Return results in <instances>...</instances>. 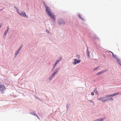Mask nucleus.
Masks as SVG:
<instances>
[{
	"mask_svg": "<svg viewBox=\"0 0 121 121\" xmlns=\"http://www.w3.org/2000/svg\"><path fill=\"white\" fill-rule=\"evenodd\" d=\"M61 60V58H59V60H58L56 61V62H55V63L54 64V66H55H55H56L57 65V63H58Z\"/></svg>",
	"mask_w": 121,
	"mask_h": 121,
	"instance_id": "0eeeda50",
	"label": "nucleus"
},
{
	"mask_svg": "<svg viewBox=\"0 0 121 121\" xmlns=\"http://www.w3.org/2000/svg\"><path fill=\"white\" fill-rule=\"evenodd\" d=\"M74 62L73 63V64L74 65H76L77 63H79L81 60H77L76 59H74Z\"/></svg>",
	"mask_w": 121,
	"mask_h": 121,
	"instance_id": "20e7f679",
	"label": "nucleus"
},
{
	"mask_svg": "<svg viewBox=\"0 0 121 121\" xmlns=\"http://www.w3.org/2000/svg\"><path fill=\"white\" fill-rule=\"evenodd\" d=\"M7 31H8L9 29V27L8 26H7Z\"/></svg>",
	"mask_w": 121,
	"mask_h": 121,
	"instance_id": "4be33fe9",
	"label": "nucleus"
},
{
	"mask_svg": "<svg viewBox=\"0 0 121 121\" xmlns=\"http://www.w3.org/2000/svg\"><path fill=\"white\" fill-rule=\"evenodd\" d=\"M43 3L44 5L46 8L47 13L50 16V18L52 19L53 21H55V16L51 12V10L46 5L44 2Z\"/></svg>",
	"mask_w": 121,
	"mask_h": 121,
	"instance_id": "f257e3e1",
	"label": "nucleus"
},
{
	"mask_svg": "<svg viewBox=\"0 0 121 121\" xmlns=\"http://www.w3.org/2000/svg\"><path fill=\"white\" fill-rule=\"evenodd\" d=\"M59 69H55V70L54 71V74H56V73H57V72H58V71Z\"/></svg>",
	"mask_w": 121,
	"mask_h": 121,
	"instance_id": "9b49d317",
	"label": "nucleus"
},
{
	"mask_svg": "<svg viewBox=\"0 0 121 121\" xmlns=\"http://www.w3.org/2000/svg\"><path fill=\"white\" fill-rule=\"evenodd\" d=\"M111 99H112V100H113V99H112V98H111Z\"/></svg>",
	"mask_w": 121,
	"mask_h": 121,
	"instance_id": "a878e982",
	"label": "nucleus"
},
{
	"mask_svg": "<svg viewBox=\"0 0 121 121\" xmlns=\"http://www.w3.org/2000/svg\"><path fill=\"white\" fill-rule=\"evenodd\" d=\"M99 66H98L95 68L94 69V70L95 71V70H96L97 69H98V68H99Z\"/></svg>",
	"mask_w": 121,
	"mask_h": 121,
	"instance_id": "4468645a",
	"label": "nucleus"
},
{
	"mask_svg": "<svg viewBox=\"0 0 121 121\" xmlns=\"http://www.w3.org/2000/svg\"><path fill=\"white\" fill-rule=\"evenodd\" d=\"M98 100H101L103 102H105L107 100L105 99V98L104 97H101L97 99Z\"/></svg>",
	"mask_w": 121,
	"mask_h": 121,
	"instance_id": "39448f33",
	"label": "nucleus"
},
{
	"mask_svg": "<svg viewBox=\"0 0 121 121\" xmlns=\"http://www.w3.org/2000/svg\"><path fill=\"white\" fill-rule=\"evenodd\" d=\"M103 118H101L100 120L99 119H97L96 120H95L94 121H103Z\"/></svg>",
	"mask_w": 121,
	"mask_h": 121,
	"instance_id": "f8f14e48",
	"label": "nucleus"
},
{
	"mask_svg": "<svg viewBox=\"0 0 121 121\" xmlns=\"http://www.w3.org/2000/svg\"><path fill=\"white\" fill-rule=\"evenodd\" d=\"M8 31H7V30H6L4 32V35L5 36L7 34V32Z\"/></svg>",
	"mask_w": 121,
	"mask_h": 121,
	"instance_id": "f3484780",
	"label": "nucleus"
},
{
	"mask_svg": "<svg viewBox=\"0 0 121 121\" xmlns=\"http://www.w3.org/2000/svg\"><path fill=\"white\" fill-rule=\"evenodd\" d=\"M87 54L89 57V52L88 49L87 51Z\"/></svg>",
	"mask_w": 121,
	"mask_h": 121,
	"instance_id": "ddd939ff",
	"label": "nucleus"
},
{
	"mask_svg": "<svg viewBox=\"0 0 121 121\" xmlns=\"http://www.w3.org/2000/svg\"><path fill=\"white\" fill-rule=\"evenodd\" d=\"M17 11V13L20 16L24 17H26L27 18L28 17V16H27L25 12L24 11H22L21 13H20L19 12V9L17 8H16Z\"/></svg>",
	"mask_w": 121,
	"mask_h": 121,
	"instance_id": "f03ea898",
	"label": "nucleus"
},
{
	"mask_svg": "<svg viewBox=\"0 0 121 121\" xmlns=\"http://www.w3.org/2000/svg\"><path fill=\"white\" fill-rule=\"evenodd\" d=\"M55 74L53 73V74H52L51 75V76L52 78L53 77L55 76Z\"/></svg>",
	"mask_w": 121,
	"mask_h": 121,
	"instance_id": "6ab92c4d",
	"label": "nucleus"
},
{
	"mask_svg": "<svg viewBox=\"0 0 121 121\" xmlns=\"http://www.w3.org/2000/svg\"><path fill=\"white\" fill-rule=\"evenodd\" d=\"M78 58V59H79L80 58V56L79 55H77L76 56Z\"/></svg>",
	"mask_w": 121,
	"mask_h": 121,
	"instance_id": "aec40b11",
	"label": "nucleus"
},
{
	"mask_svg": "<svg viewBox=\"0 0 121 121\" xmlns=\"http://www.w3.org/2000/svg\"><path fill=\"white\" fill-rule=\"evenodd\" d=\"M65 24V22L63 20L60 21L59 22V24L60 25L62 24Z\"/></svg>",
	"mask_w": 121,
	"mask_h": 121,
	"instance_id": "1a4fd4ad",
	"label": "nucleus"
},
{
	"mask_svg": "<svg viewBox=\"0 0 121 121\" xmlns=\"http://www.w3.org/2000/svg\"><path fill=\"white\" fill-rule=\"evenodd\" d=\"M111 95H107L106 96V97H111Z\"/></svg>",
	"mask_w": 121,
	"mask_h": 121,
	"instance_id": "b1692460",
	"label": "nucleus"
},
{
	"mask_svg": "<svg viewBox=\"0 0 121 121\" xmlns=\"http://www.w3.org/2000/svg\"><path fill=\"white\" fill-rule=\"evenodd\" d=\"M5 89V86L4 85H0V90L1 91H4Z\"/></svg>",
	"mask_w": 121,
	"mask_h": 121,
	"instance_id": "7ed1b4c3",
	"label": "nucleus"
},
{
	"mask_svg": "<svg viewBox=\"0 0 121 121\" xmlns=\"http://www.w3.org/2000/svg\"><path fill=\"white\" fill-rule=\"evenodd\" d=\"M19 51H20L19 50H17V52H16V55H17L18 54Z\"/></svg>",
	"mask_w": 121,
	"mask_h": 121,
	"instance_id": "dca6fc26",
	"label": "nucleus"
},
{
	"mask_svg": "<svg viewBox=\"0 0 121 121\" xmlns=\"http://www.w3.org/2000/svg\"><path fill=\"white\" fill-rule=\"evenodd\" d=\"M94 92L96 94H98V91L96 90V89H95L94 91Z\"/></svg>",
	"mask_w": 121,
	"mask_h": 121,
	"instance_id": "9d476101",
	"label": "nucleus"
},
{
	"mask_svg": "<svg viewBox=\"0 0 121 121\" xmlns=\"http://www.w3.org/2000/svg\"><path fill=\"white\" fill-rule=\"evenodd\" d=\"M106 71V70H104V71H102L99 72L98 73H97V75H99L100 74H102L103 73L105 72Z\"/></svg>",
	"mask_w": 121,
	"mask_h": 121,
	"instance_id": "423d86ee",
	"label": "nucleus"
},
{
	"mask_svg": "<svg viewBox=\"0 0 121 121\" xmlns=\"http://www.w3.org/2000/svg\"><path fill=\"white\" fill-rule=\"evenodd\" d=\"M91 95H94V93L93 92H92L91 93Z\"/></svg>",
	"mask_w": 121,
	"mask_h": 121,
	"instance_id": "412c9836",
	"label": "nucleus"
},
{
	"mask_svg": "<svg viewBox=\"0 0 121 121\" xmlns=\"http://www.w3.org/2000/svg\"><path fill=\"white\" fill-rule=\"evenodd\" d=\"M1 26H2V25L0 24V28H1Z\"/></svg>",
	"mask_w": 121,
	"mask_h": 121,
	"instance_id": "393cba45",
	"label": "nucleus"
},
{
	"mask_svg": "<svg viewBox=\"0 0 121 121\" xmlns=\"http://www.w3.org/2000/svg\"><path fill=\"white\" fill-rule=\"evenodd\" d=\"M120 93H114L113 94L111 95V96H113L116 95H118V94H119Z\"/></svg>",
	"mask_w": 121,
	"mask_h": 121,
	"instance_id": "6e6552de",
	"label": "nucleus"
},
{
	"mask_svg": "<svg viewBox=\"0 0 121 121\" xmlns=\"http://www.w3.org/2000/svg\"><path fill=\"white\" fill-rule=\"evenodd\" d=\"M78 17L82 19L83 20V19L82 17L80 15H79L78 16Z\"/></svg>",
	"mask_w": 121,
	"mask_h": 121,
	"instance_id": "2eb2a0df",
	"label": "nucleus"
},
{
	"mask_svg": "<svg viewBox=\"0 0 121 121\" xmlns=\"http://www.w3.org/2000/svg\"><path fill=\"white\" fill-rule=\"evenodd\" d=\"M22 45L21 46H20V47L19 48L18 50H19L20 51V49L22 48Z\"/></svg>",
	"mask_w": 121,
	"mask_h": 121,
	"instance_id": "a211bd4d",
	"label": "nucleus"
},
{
	"mask_svg": "<svg viewBox=\"0 0 121 121\" xmlns=\"http://www.w3.org/2000/svg\"><path fill=\"white\" fill-rule=\"evenodd\" d=\"M111 95H107L106 96V97H111Z\"/></svg>",
	"mask_w": 121,
	"mask_h": 121,
	"instance_id": "5701e85b",
	"label": "nucleus"
}]
</instances>
